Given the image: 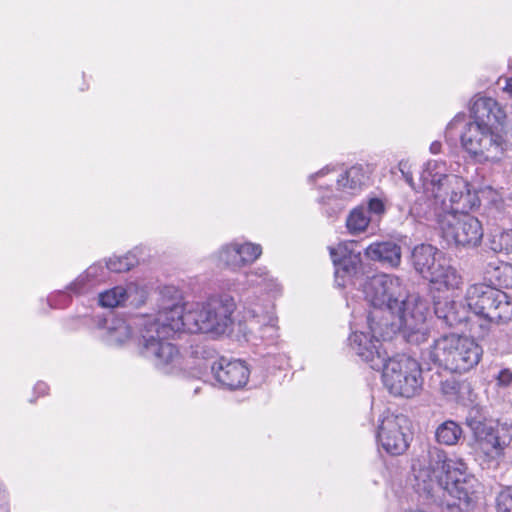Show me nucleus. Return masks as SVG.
I'll return each mask as SVG.
<instances>
[{
  "mask_svg": "<svg viewBox=\"0 0 512 512\" xmlns=\"http://www.w3.org/2000/svg\"><path fill=\"white\" fill-rule=\"evenodd\" d=\"M365 255L384 266L398 267L401 263V247L393 241L374 242L365 249Z\"/></svg>",
  "mask_w": 512,
  "mask_h": 512,
  "instance_id": "18",
  "label": "nucleus"
},
{
  "mask_svg": "<svg viewBox=\"0 0 512 512\" xmlns=\"http://www.w3.org/2000/svg\"><path fill=\"white\" fill-rule=\"evenodd\" d=\"M276 322L277 320L274 317L268 316L267 322L261 324L257 328L255 337L259 338L267 345L275 343L279 337L278 326Z\"/></svg>",
  "mask_w": 512,
  "mask_h": 512,
  "instance_id": "26",
  "label": "nucleus"
},
{
  "mask_svg": "<svg viewBox=\"0 0 512 512\" xmlns=\"http://www.w3.org/2000/svg\"><path fill=\"white\" fill-rule=\"evenodd\" d=\"M210 353V351H206L205 347L204 346H197L195 351H194V354L195 355H202L203 357H206V354L208 355Z\"/></svg>",
  "mask_w": 512,
  "mask_h": 512,
  "instance_id": "39",
  "label": "nucleus"
},
{
  "mask_svg": "<svg viewBox=\"0 0 512 512\" xmlns=\"http://www.w3.org/2000/svg\"><path fill=\"white\" fill-rule=\"evenodd\" d=\"M442 144L439 141H434L430 145V152L433 154H438L441 151Z\"/></svg>",
  "mask_w": 512,
  "mask_h": 512,
  "instance_id": "37",
  "label": "nucleus"
},
{
  "mask_svg": "<svg viewBox=\"0 0 512 512\" xmlns=\"http://www.w3.org/2000/svg\"><path fill=\"white\" fill-rule=\"evenodd\" d=\"M127 290L122 286H116L99 294V304L106 308L121 306L127 300Z\"/></svg>",
  "mask_w": 512,
  "mask_h": 512,
  "instance_id": "24",
  "label": "nucleus"
},
{
  "mask_svg": "<svg viewBox=\"0 0 512 512\" xmlns=\"http://www.w3.org/2000/svg\"><path fill=\"white\" fill-rule=\"evenodd\" d=\"M137 263V257L133 253L129 252L121 257L114 256L109 258V260L106 262V268L107 270L115 273H122L129 271Z\"/></svg>",
  "mask_w": 512,
  "mask_h": 512,
  "instance_id": "27",
  "label": "nucleus"
},
{
  "mask_svg": "<svg viewBox=\"0 0 512 512\" xmlns=\"http://www.w3.org/2000/svg\"><path fill=\"white\" fill-rule=\"evenodd\" d=\"M470 312L490 322L512 319V301L503 291L485 284L471 285L466 292Z\"/></svg>",
  "mask_w": 512,
  "mask_h": 512,
  "instance_id": "8",
  "label": "nucleus"
},
{
  "mask_svg": "<svg viewBox=\"0 0 512 512\" xmlns=\"http://www.w3.org/2000/svg\"><path fill=\"white\" fill-rule=\"evenodd\" d=\"M252 313H253V316H258V312L255 309L252 310Z\"/></svg>",
  "mask_w": 512,
  "mask_h": 512,
  "instance_id": "42",
  "label": "nucleus"
},
{
  "mask_svg": "<svg viewBox=\"0 0 512 512\" xmlns=\"http://www.w3.org/2000/svg\"><path fill=\"white\" fill-rule=\"evenodd\" d=\"M106 269H107L106 266L104 267L100 263L91 265L86 270L85 277L84 276H79L73 283H71L68 286V290L73 292V293H75V294L81 293L84 290L85 278H89V279H92V280L102 279V278L105 277V270Z\"/></svg>",
  "mask_w": 512,
  "mask_h": 512,
  "instance_id": "25",
  "label": "nucleus"
},
{
  "mask_svg": "<svg viewBox=\"0 0 512 512\" xmlns=\"http://www.w3.org/2000/svg\"><path fill=\"white\" fill-rule=\"evenodd\" d=\"M471 412H472V414H473V413H474V410H471V411L469 412V414H470ZM475 414H478V411H475ZM474 416H476V415H474ZM477 417H479V416L477 415Z\"/></svg>",
  "mask_w": 512,
  "mask_h": 512,
  "instance_id": "43",
  "label": "nucleus"
},
{
  "mask_svg": "<svg viewBox=\"0 0 512 512\" xmlns=\"http://www.w3.org/2000/svg\"><path fill=\"white\" fill-rule=\"evenodd\" d=\"M329 171H330V168L327 166V167L321 169L320 171H318L317 173L310 175L309 180L313 181L315 178L323 176V175L327 174Z\"/></svg>",
  "mask_w": 512,
  "mask_h": 512,
  "instance_id": "38",
  "label": "nucleus"
},
{
  "mask_svg": "<svg viewBox=\"0 0 512 512\" xmlns=\"http://www.w3.org/2000/svg\"><path fill=\"white\" fill-rule=\"evenodd\" d=\"M106 325L101 329V338L110 346H119L131 336V327L122 318H112L105 321Z\"/></svg>",
  "mask_w": 512,
  "mask_h": 512,
  "instance_id": "19",
  "label": "nucleus"
},
{
  "mask_svg": "<svg viewBox=\"0 0 512 512\" xmlns=\"http://www.w3.org/2000/svg\"><path fill=\"white\" fill-rule=\"evenodd\" d=\"M199 392V388H195V393H198Z\"/></svg>",
  "mask_w": 512,
  "mask_h": 512,
  "instance_id": "44",
  "label": "nucleus"
},
{
  "mask_svg": "<svg viewBox=\"0 0 512 512\" xmlns=\"http://www.w3.org/2000/svg\"><path fill=\"white\" fill-rule=\"evenodd\" d=\"M215 379L225 388L236 390L246 385L249 369L241 360H228L221 357L211 365Z\"/></svg>",
  "mask_w": 512,
  "mask_h": 512,
  "instance_id": "14",
  "label": "nucleus"
},
{
  "mask_svg": "<svg viewBox=\"0 0 512 512\" xmlns=\"http://www.w3.org/2000/svg\"><path fill=\"white\" fill-rule=\"evenodd\" d=\"M368 210L371 213L380 215V214L384 213L385 206H384V203L380 199L373 198L368 203Z\"/></svg>",
  "mask_w": 512,
  "mask_h": 512,
  "instance_id": "34",
  "label": "nucleus"
},
{
  "mask_svg": "<svg viewBox=\"0 0 512 512\" xmlns=\"http://www.w3.org/2000/svg\"><path fill=\"white\" fill-rule=\"evenodd\" d=\"M435 438L439 444L456 445L463 438L462 427L453 420H446L436 428Z\"/></svg>",
  "mask_w": 512,
  "mask_h": 512,
  "instance_id": "21",
  "label": "nucleus"
},
{
  "mask_svg": "<svg viewBox=\"0 0 512 512\" xmlns=\"http://www.w3.org/2000/svg\"><path fill=\"white\" fill-rule=\"evenodd\" d=\"M464 386L454 374H449L447 377L442 378L439 382V389L441 393L448 399H454Z\"/></svg>",
  "mask_w": 512,
  "mask_h": 512,
  "instance_id": "29",
  "label": "nucleus"
},
{
  "mask_svg": "<svg viewBox=\"0 0 512 512\" xmlns=\"http://www.w3.org/2000/svg\"><path fill=\"white\" fill-rule=\"evenodd\" d=\"M437 223L443 238L448 244L474 248L481 243L483 238V228L480 221L469 214H439Z\"/></svg>",
  "mask_w": 512,
  "mask_h": 512,
  "instance_id": "9",
  "label": "nucleus"
},
{
  "mask_svg": "<svg viewBox=\"0 0 512 512\" xmlns=\"http://www.w3.org/2000/svg\"><path fill=\"white\" fill-rule=\"evenodd\" d=\"M467 464L459 460H448L446 453L432 447L428 450L427 462L414 468L416 493L429 503L466 507L475 492V479L468 473Z\"/></svg>",
  "mask_w": 512,
  "mask_h": 512,
  "instance_id": "3",
  "label": "nucleus"
},
{
  "mask_svg": "<svg viewBox=\"0 0 512 512\" xmlns=\"http://www.w3.org/2000/svg\"><path fill=\"white\" fill-rule=\"evenodd\" d=\"M262 254L258 244L232 242L223 245L217 252L218 266L236 271L256 261Z\"/></svg>",
  "mask_w": 512,
  "mask_h": 512,
  "instance_id": "13",
  "label": "nucleus"
},
{
  "mask_svg": "<svg viewBox=\"0 0 512 512\" xmlns=\"http://www.w3.org/2000/svg\"><path fill=\"white\" fill-rule=\"evenodd\" d=\"M321 203L325 206V212L329 217L337 215L344 208V200L336 195L323 196Z\"/></svg>",
  "mask_w": 512,
  "mask_h": 512,
  "instance_id": "31",
  "label": "nucleus"
},
{
  "mask_svg": "<svg viewBox=\"0 0 512 512\" xmlns=\"http://www.w3.org/2000/svg\"><path fill=\"white\" fill-rule=\"evenodd\" d=\"M363 292L373 308L367 315L369 339L385 341L398 329L408 343L419 345L427 341V302L419 295L408 294L398 276L373 275L365 282Z\"/></svg>",
  "mask_w": 512,
  "mask_h": 512,
  "instance_id": "2",
  "label": "nucleus"
},
{
  "mask_svg": "<svg viewBox=\"0 0 512 512\" xmlns=\"http://www.w3.org/2000/svg\"><path fill=\"white\" fill-rule=\"evenodd\" d=\"M355 241L338 244L330 248V256L335 266V276L338 285L345 286V278H359L364 274L361 263V252L356 250Z\"/></svg>",
  "mask_w": 512,
  "mask_h": 512,
  "instance_id": "12",
  "label": "nucleus"
},
{
  "mask_svg": "<svg viewBox=\"0 0 512 512\" xmlns=\"http://www.w3.org/2000/svg\"><path fill=\"white\" fill-rule=\"evenodd\" d=\"M427 280L438 291L461 290L464 284L459 270L445 256L438 259V264Z\"/></svg>",
  "mask_w": 512,
  "mask_h": 512,
  "instance_id": "15",
  "label": "nucleus"
},
{
  "mask_svg": "<svg viewBox=\"0 0 512 512\" xmlns=\"http://www.w3.org/2000/svg\"><path fill=\"white\" fill-rule=\"evenodd\" d=\"M368 179L362 165H354L337 179L338 188L349 195L360 192Z\"/></svg>",
  "mask_w": 512,
  "mask_h": 512,
  "instance_id": "20",
  "label": "nucleus"
},
{
  "mask_svg": "<svg viewBox=\"0 0 512 512\" xmlns=\"http://www.w3.org/2000/svg\"><path fill=\"white\" fill-rule=\"evenodd\" d=\"M466 424L473 432L479 448L487 456H500L512 441V428L506 423L493 426L482 417L472 416L471 412L466 418Z\"/></svg>",
  "mask_w": 512,
  "mask_h": 512,
  "instance_id": "10",
  "label": "nucleus"
},
{
  "mask_svg": "<svg viewBox=\"0 0 512 512\" xmlns=\"http://www.w3.org/2000/svg\"><path fill=\"white\" fill-rule=\"evenodd\" d=\"M498 512H512V486L505 487L496 498Z\"/></svg>",
  "mask_w": 512,
  "mask_h": 512,
  "instance_id": "32",
  "label": "nucleus"
},
{
  "mask_svg": "<svg viewBox=\"0 0 512 512\" xmlns=\"http://www.w3.org/2000/svg\"><path fill=\"white\" fill-rule=\"evenodd\" d=\"M370 222V219L367 215V212L362 209H354L348 216L346 220V226L348 230L352 233L362 232L364 231L368 224Z\"/></svg>",
  "mask_w": 512,
  "mask_h": 512,
  "instance_id": "28",
  "label": "nucleus"
},
{
  "mask_svg": "<svg viewBox=\"0 0 512 512\" xmlns=\"http://www.w3.org/2000/svg\"><path fill=\"white\" fill-rule=\"evenodd\" d=\"M46 389H47V386H46V384H45V383H38V384L36 385V387H35V390H36V391H39V392H41V393H45Z\"/></svg>",
  "mask_w": 512,
  "mask_h": 512,
  "instance_id": "40",
  "label": "nucleus"
},
{
  "mask_svg": "<svg viewBox=\"0 0 512 512\" xmlns=\"http://www.w3.org/2000/svg\"><path fill=\"white\" fill-rule=\"evenodd\" d=\"M398 169H399L400 173L402 174V177L407 182V184L411 188L415 189L416 188L415 183L413 181L412 172L410 171V166H409L408 162L400 161L398 164Z\"/></svg>",
  "mask_w": 512,
  "mask_h": 512,
  "instance_id": "33",
  "label": "nucleus"
},
{
  "mask_svg": "<svg viewBox=\"0 0 512 512\" xmlns=\"http://www.w3.org/2000/svg\"><path fill=\"white\" fill-rule=\"evenodd\" d=\"M498 381L501 385H509L512 382V372L507 369L500 371L498 375Z\"/></svg>",
  "mask_w": 512,
  "mask_h": 512,
  "instance_id": "36",
  "label": "nucleus"
},
{
  "mask_svg": "<svg viewBox=\"0 0 512 512\" xmlns=\"http://www.w3.org/2000/svg\"><path fill=\"white\" fill-rule=\"evenodd\" d=\"M440 257H444V255L436 247L430 244H420L412 250L411 264L415 271L427 280L436 268Z\"/></svg>",
  "mask_w": 512,
  "mask_h": 512,
  "instance_id": "17",
  "label": "nucleus"
},
{
  "mask_svg": "<svg viewBox=\"0 0 512 512\" xmlns=\"http://www.w3.org/2000/svg\"><path fill=\"white\" fill-rule=\"evenodd\" d=\"M465 120V114L459 113L457 114L447 125L446 127V136L460 123H462Z\"/></svg>",
  "mask_w": 512,
  "mask_h": 512,
  "instance_id": "35",
  "label": "nucleus"
},
{
  "mask_svg": "<svg viewBox=\"0 0 512 512\" xmlns=\"http://www.w3.org/2000/svg\"><path fill=\"white\" fill-rule=\"evenodd\" d=\"M411 440V422L407 416L387 414L381 419L377 441L388 454L402 455L408 449Z\"/></svg>",
  "mask_w": 512,
  "mask_h": 512,
  "instance_id": "11",
  "label": "nucleus"
},
{
  "mask_svg": "<svg viewBox=\"0 0 512 512\" xmlns=\"http://www.w3.org/2000/svg\"><path fill=\"white\" fill-rule=\"evenodd\" d=\"M481 355L482 349L474 340L451 334L435 340L421 358L450 372L463 373L476 366Z\"/></svg>",
  "mask_w": 512,
  "mask_h": 512,
  "instance_id": "7",
  "label": "nucleus"
},
{
  "mask_svg": "<svg viewBox=\"0 0 512 512\" xmlns=\"http://www.w3.org/2000/svg\"><path fill=\"white\" fill-rule=\"evenodd\" d=\"M233 299L213 297L203 303L182 305L176 298L163 300L154 317L143 318L139 340L140 353L164 374L182 369V358L175 345L167 340L177 332L222 335L232 325Z\"/></svg>",
  "mask_w": 512,
  "mask_h": 512,
  "instance_id": "1",
  "label": "nucleus"
},
{
  "mask_svg": "<svg viewBox=\"0 0 512 512\" xmlns=\"http://www.w3.org/2000/svg\"><path fill=\"white\" fill-rule=\"evenodd\" d=\"M505 90L512 94V79L506 80Z\"/></svg>",
  "mask_w": 512,
  "mask_h": 512,
  "instance_id": "41",
  "label": "nucleus"
},
{
  "mask_svg": "<svg viewBox=\"0 0 512 512\" xmlns=\"http://www.w3.org/2000/svg\"><path fill=\"white\" fill-rule=\"evenodd\" d=\"M489 247L496 253L512 251V230H493L489 238Z\"/></svg>",
  "mask_w": 512,
  "mask_h": 512,
  "instance_id": "23",
  "label": "nucleus"
},
{
  "mask_svg": "<svg viewBox=\"0 0 512 512\" xmlns=\"http://www.w3.org/2000/svg\"><path fill=\"white\" fill-rule=\"evenodd\" d=\"M470 118L460 135L462 147L479 161H500L512 148L503 107L491 97H479L470 108Z\"/></svg>",
  "mask_w": 512,
  "mask_h": 512,
  "instance_id": "4",
  "label": "nucleus"
},
{
  "mask_svg": "<svg viewBox=\"0 0 512 512\" xmlns=\"http://www.w3.org/2000/svg\"><path fill=\"white\" fill-rule=\"evenodd\" d=\"M434 312L436 317L449 327L468 321L470 313L467 304L448 296L434 298Z\"/></svg>",
  "mask_w": 512,
  "mask_h": 512,
  "instance_id": "16",
  "label": "nucleus"
},
{
  "mask_svg": "<svg viewBox=\"0 0 512 512\" xmlns=\"http://www.w3.org/2000/svg\"><path fill=\"white\" fill-rule=\"evenodd\" d=\"M437 163L428 162L423 169L420 180L426 193H430L436 199H442L449 195L450 211L457 215L468 214V211L479 205V198L475 191H471V185L462 177L454 174H443L437 170Z\"/></svg>",
  "mask_w": 512,
  "mask_h": 512,
  "instance_id": "6",
  "label": "nucleus"
},
{
  "mask_svg": "<svg viewBox=\"0 0 512 512\" xmlns=\"http://www.w3.org/2000/svg\"><path fill=\"white\" fill-rule=\"evenodd\" d=\"M488 267H493L495 271L494 277L500 285L512 288V264L501 263L498 266H493L492 263H489Z\"/></svg>",
  "mask_w": 512,
  "mask_h": 512,
  "instance_id": "30",
  "label": "nucleus"
},
{
  "mask_svg": "<svg viewBox=\"0 0 512 512\" xmlns=\"http://www.w3.org/2000/svg\"><path fill=\"white\" fill-rule=\"evenodd\" d=\"M382 339H369L365 332H354L349 337L350 347L373 370L382 371L385 387L395 396L410 398L422 386L419 363L401 355L389 358L382 349Z\"/></svg>",
  "mask_w": 512,
  "mask_h": 512,
  "instance_id": "5",
  "label": "nucleus"
},
{
  "mask_svg": "<svg viewBox=\"0 0 512 512\" xmlns=\"http://www.w3.org/2000/svg\"><path fill=\"white\" fill-rule=\"evenodd\" d=\"M246 282L250 286H259L264 291L270 292L276 286L273 278L265 267H258L246 273Z\"/></svg>",
  "mask_w": 512,
  "mask_h": 512,
  "instance_id": "22",
  "label": "nucleus"
}]
</instances>
